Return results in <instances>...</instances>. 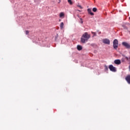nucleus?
Masks as SVG:
<instances>
[{
  "label": "nucleus",
  "instance_id": "21",
  "mask_svg": "<svg viewBox=\"0 0 130 130\" xmlns=\"http://www.w3.org/2000/svg\"><path fill=\"white\" fill-rule=\"evenodd\" d=\"M58 4H60V2H61L60 0H58Z\"/></svg>",
  "mask_w": 130,
  "mask_h": 130
},
{
  "label": "nucleus",
  "instance_id": "13",
  "mask_svg": "<svg viewBox=\"0 0 130 130\" xmlns=\"http://www.w3.org/2000/svg\"><path fill=\"white\" fill-rule=\"evenodd\" d=\"M68 2L70 4V5H73V2H72V0H68Z\"/></svg>",
  "mask_w": 130,
  "mask_h": 130
},
{
  "label": "nucleus",
  "instance_id": "18",
  "mask_svg": "<svg viewBox=\"0 0 130 130\" xmlns=\"http://www.w3.org/2000/svg\"><path fill=\"white\" fill-rule=\"evenodd\" d=\"M122 26H123V27L124 29L127 30V27H126V26H124V25H123Z\"/></svg>",
  "mask_w": 130,
  "mask_h": 130
},
{
  "label": "nucleus",
  "instance_id": "12",
  "mask_svg": "<svg viewBox=\"0 0 130 130\" xmlns=\"http://www.w3.org/2000/svg\"><path fill=\"white\" fill-rule=\"evenodd\" d=\"M91 33H92V34H93L92 37H95V36H97V34H96V32L91 31Z\"/></svg>",
  "mask_w": 130,
  "mask_h": 130
},
{
  "label": "nucleus",
  "instance_id": "14",
  "mask_svg": "<svg viewBox=\"0 0 130 130\" xmlns=\"http://www.w3.org/2000/svg\"><path fill=\"white\" fill-rule=\"evenodd\" d=\"M92 11H93V12H97V8H93L92 9Z\"/></svg>",
  "mask_w": 130,
  "mask_h": 130
},
{
  "label": "nucleus",
  "instance_id": "2",
  "mask_svg": "<svg viewBox=\"0 0 130 130\" xmlns=\"http://www.w3.org/2000/svg\"><path fill=\"white\" fill-rule=\"evenodd\" d=\"M113 46L114 49H117V47H118V41L117 39H115L113 41Z\"/></svg>",
  "mask_w": 130,
  "mask_h": 130
},
{
  "label": "nucleus",
  "instance_id": "4",
  "mask_svg": "<svg viewBox=\"0 0 130 130\" xmlns=\"http://www.w3.org/2000/svg\"><path fill=\"white\" fill-rule=\"evenodd\" d=\"M103 43H104V44H108V45H109L110 44V40L108 39H104L102 40Z\"/></svg>",
  "mask_w": 130,
  "mask_h": 130
},
{
  "label": "nucleus",
  "instance_id": "1",
  "mask_svg": "<svg viewBox=\"0 0 130 130\" xmlns=\"http://www.w3.org/2000/svg\"><path fill=\"white\" fill-rule=\"evenodd\" d=\"M91 38V35L88 34V32H85L81 38V41L82 43H85L86 41H88L89 38Z\"/></svg>",
  "mask_w": 130,
  "mask_h": 130
},
{
  "label": "nucleus",
  "instance_id": "16",
  "mask_svg": "<svg viewBox=\"0 0 130 130\" xmlns=\"http://www.w3.org/2000/svg\"><path fill=\"white\" fill-rule=\"evenodd\" d=\"M80 23H81V24H83V19L80 18Z\"/></svg>",
  "mask_w": 130,
  "mask_h": 130
},
{
  "label": "nucleus",
  "instance_id": "7",
  "mask_svg": "<svg viewBox=\"0 0 130 130\" xmlns=\"http://www.w3.org/2000/svg\"><path fill=\"white\" fill-rule=\"evenodd\" d=\"M114 63H115V64H120V63H121V62L119 59H116L114 60Z\"/></svg>",
  "mask_w": 130,
  "mask_h": 130
},
{
  "label": "nucleus",
  "instance_id": "11",
  "mask_svg": "<svg viewBox=\"0 0 130 130\" xmlns=\"http://www.w3.org/2000/svg\"><path fill=\"white\" fill-rule=\"evenodd\" d=\"M63 22H61V23H60V29H61V30H62V29H63Z\"/></svg>",
  "mask_w": 130,
  "mask_h": 130
},
{
  "label": "nucleus",
  "instance_id": "22",
  "mask_svg": "<svg viewBox=\"0 0 130 130\" xmlns=\"http://www.w3.org/2000/svg\"><path fill=\"white\" fill-rule=\"evenodd\" d=\"M79 12H82L81 11H80V10H78Z\"/></svg>",
  "mask_w": 130,
  "mask_h": 130
},
{
  "label": "nucleus",
  "instance_id": "8",
  "mask_svg": "<svg viewBox=\"0 0 130 130\" xmlns=\"http://www.w3.org/2000/svg\"><path fill=\"white\" fill-rule=\"evenodd\" d=\"M87 11L90 15H91V16H94V13L92 12V10H91V9H88Z\"/></svg>",
  "mask_w": 130,
  "mask_h": 130
},
{
  "label": "nucleus",
  "instance_id": "19",
  "mask_svg": "<svg viewBox=\"0 0 130 130\" xmlns=\"http://www.w3.org/2000/svg\"><path fill=\"white\" fill-rule=\"evenodd\" d=\"M78 8H80V9H83V7H82V6L81 5H78Z\"/></svg>",
  "mask_w": 130,
  "mask_h": 130
},
{
  "label": "nucleus",
  "instance_id": "24",
  "mask_svg": "<svg viewBox=\"0 0 130 130\" xmlns=\"http://www.w3.org/2000/svg\"><path fill=\"white\" fill-rule=\"evenodd\" d=\"M59 22H60V20H59Z\"/></svg>",
  "mask_w": 130,
  "mask_h": 130
},
{
  "label": "nucleus",
  "instance_id": "6",
  "mask_svg": "<svg viewBox=\"0 0 130 130\" xmlns=\"http://www.w3.org/2000/svg\"><path fill=\"white\" fill-rule=\"evenodd\" d=\"M125 79L126 82L128 83V84H130V75H127Z\"/></svg>",
  "mask_w": 130,
  "mask_h": 130
},
{
  "label": "nucleus",
  "instance_id": "3",
  "mask_svg": "<svg viewBox=\"0 0 130 130\" xmlns=\"http://www.w3.org/2000/svg\"><path fill=\"white\" fill-rule=\"evenodd\" d=\"M109 69L111 72L115 73L116 72V68L113 67V65L111 64L109 66Z\"/></svg>",
  "mask_w": 130,
  "mask_h": 130
},
{
  "label": "nucleus",
  "instance_id": "23",
  "mask_svg": "<svg viewBox=\"0 0 130 130\" xmlns=\"http://www.w3.org/2000/svg\"><path fill=\"white\" fill-rule=\"evenodd\" d=\"M129 20H130V17H129Z\"/></svg>",
  "mask_w": 130,
  "mask_h": 130
},
{
  "label": "nucleus",
  "instance_id": "5",
  "mask_svg": "<svg viewBox=\"0 0 130 130\" xmlns=\"http://www.w3.org/2000/svg\"><path fill=\"white\" fill-rule=\"evenodd\" d=\"M122 45H123V46L126 47V48H128V49L130 48V45L128 44V43H127L125 42H123L122 43Z\"/></svg>",
  "mask_w": 130,
  "mask_h": 130
},
{
  "label": "nucleus",
  "instance_id": "20",
  "mask_svg": "<svg viewBox=\"0 0 130 130\" xmlns=\"http://www.w3.org/2000/svg\"><path fill=\"white\" fill-rule=\"evenodd\" d=\"M125 59H126V60H128V58L127 57H125Z\"/></svg>",
  "mask_w": 130,
  "mask_h": 130
},
{
  "label": "nucleus",
  "instance_id": "9",
  "mask_svg": "<svg viewBox=\"0 0 130 130\" xmlns=\"http://www.w3.org/2000/svg\"><path fill=\"white\" fill-rule=\"evenodd\" d=\"M59 18H61L62 19H63V18H64V13H63V12H61L59 14Z\"/></svg>",
  "mask_w": 130,
  "mask_h": 130
},
{
  "label": "nucleus",
  "instance_id": "15",
  "mask_svg": "<svg viewBox=\"0 0 130 130\" xmlns=\"http://www.w3.org/2000/svg\"><path fill=\"white\" fill-rule=\"evenodd\" d=\"M105 69L106 70V71H108V67H107V66H105Z\"/></svg>",
  "mask_w": 130,
  "mask_h": 130
},
{
  "label": "nucleus",
  "instance_id": "17",
  "mask_svg": "<svg viewBox=\"0 0 130 130\" xmlns=\"http://www.w3.org/2000/svg\"><path fill=\"white\" fill-rule=\"evenodd\" d=\"M25 34H26V35H28V34H29V31L26 30V31H25Z\"/></svg>",
  "mask_w": 130,
  "mask_h": 130
},
{
  "label": "nucleus",
  "instance_id": "10",
  "mask_svg": "<svg viewBox=\"0 0 130 130\" xmlns=\"http://www.w3.org/2000/svg\"><path fill=\"white\" fill-rule=\"evenodd\" d=\"M77 48L78 49V50H82V49H83V47H82V46L81 45H78L77 47Z\"/></svg>",
  "mask_w": 130,
  "mask_h": 130
}]
</instances>
